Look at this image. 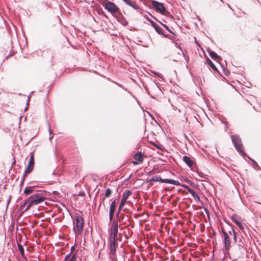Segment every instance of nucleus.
I'll return each instance as SVG.
<instances>
[{
    "label": "nucleus",
    "instance_id": "f257e3e1",
    "mask_svg": "<svg viewBox=\"0 0 261 261\" xmlns=\"http://www.w3.org/2000/svg\"><path fill=\"white\" fill-rule=\"evenodd\" d=\"M29 203L27 206V209H30L33 205H38L45 199V197L42 191H36V192L33 194L28 198Z\"/></svg>",
    "mask_w": 261,
    "mask_h": 261
},
{
    "label": "nucleus",
    "instance_id": "f03ea898",
    "mask_svg": "<svg viewBox=\"0 0 261 261\" xmlns=\"http://www.w3.org/2000/svg\"><path fill=\"white\" fill-rule=\"evenodd\" d=\"M232 142L237 151L244 158L247 157L250 161L254 160L248 155L243 149V145L241 142V139L237 135H232L231 136Z\"/></svg>",
    "mask_w": 261,
    "mask_h": 261
},
{
    "label": "nucleus",
    "instance_id": "7ed1b4c3",
    "mask_svg": "<svg viewBox=\"0 0 261 261\" xmlns=\"http://www.w3.org/2000/svg\"><path fill=\"white\" fill-rule=\"evenodd\" d=\"M105 9L110 13L112 16H115V14L119 12L120 9L116 5L109 0H98Z\"/></svg>",
    "mask_w": 261,
    "mask_h": 261
},
{
    "label": "nucleus",
    "instance_id": "20e7f679",
    "mask_svg": "<svg viewBox=\"0 0 261 261\" xmlns=\"http://www.w3.org/2000/svg\"><path fill=\"white\" fill-rule=\"evenodd\" d=\"M73 230L76 233L80 234L83 230L84 226V221L83 218L80 216L78 213H75L74 215V219L73 220Z\"/></svg>",
    "mask_w": 261,
    "mask_h": 261
},
{
    "label": "nucleus",
    "instance_id": "39448f33",
    "mask_svg": "<svg viewBox=\"0 0 261 261\" xmlns=\"http://www.w3.org/2000/svg\"><path fill=\"white\" fill-rule=\"evenodd\" d=\"M116 218H113L111 222V227L109 229V238H117L118 233V228L121 225L119 224V221L118 216L115 215Z\"/></svg>",
    "mask_w": 261,
    "mask_h": 261
},
{
    "label": "nucleus",
    "instance_id": "423d86ee",
    "mask_svg": "<svg viewBox=\"0 0 261 261\" xmlns=\"http://www.w3.org/2000/svg\"><path fill=\"white\" fill-rule=\"evenodd\" d=\"M151 5L152 7L155 9L156 12L160 13L162 15L170 16L172 17V16L170 14V13L169 12L166 11V8L164 6L163 3L155 0H152Z\"/></svg>",
    "mask_w": 261,
    "mask_h": 261
},
{
    "label": "nucleus",
    "instance_id": "0eeeda50",
    "mask_svg": "<svg viewBox=\"0 0 261 261\" xmlns=\"http://www.w3.org/2000/svg\"><path fill=\"white\" fill-rule=\"evenodd\" d=\"M132 194V192L131 191L127 190L125 191L122 194V197L121 199L120 203L119 204L118 208L117 211H116V216H118V214L120 213V211H121L122 210L123 212H125V208L123 209L125 204L126 203L127 200L128 198V197Z\"/></svg>",
    "mask_w": 261,
    "mask_h": 261
},
{
    "label": "nucleus",
    "instance_id": "6e6552de",
    "mask_svg": "<svg viewBox=\"0 0 261 261\" xmlns=\"http://www.w3.org/2000/svg\"><path fill=\"white\" fill-rule=\"evenodd\" d=\"M220 233L222 234V237L223 238L222 243L224 245V250L225 251H228L230 247V239L228 233L223 228H221V230H220Z\"/></svg>",
    "mask_w": 261,
    "mask_h": 261
},
{
    "label": "nucleus",
    "instance_id": "1a4fd4ad",
    "mask_svg": "<svg viewBox=\"0 0 261 261\" xmlns=\"http://www.w3.org/2000/svg\"><path fill=\"white\" fill-rule=\"evenodd\" d=\"M117 200L116 198H113L110 200V204L109 208V224H111L113 220L115 213H116L117 209Z\"/></svg>",
    "mask_w": 261,
    "mask_h": 261
},
{
    "label": "nucleus",
    "instance_id": "9d476101",
    "mask_svg": "<svg viewBox=\"0 0 261 261\" xmlns=\"http://www.w3.org/2000/svg\"><path fill=\"white\" fill-rule=\"evenodd\" d=\"M31 155L29 159L28 164L27 167L25 168L24 171H25V173H31L34 167V153L31 152Z\"/></svg>",
    "mask_w": 261,
    "mask_h": 261
},
{
    "label": "nucleus",
    "instance_id": "9b49d317",
    "mask_svg": "<svg viewBox=\"0 0 261 261\" xmlns=\"http://www.w3.org/2000/svg\"><path fill=\"white\" fill-rule=\"evenodd\" d=\"M114 17L116 18L117 20L123 26H126L127 25L128 22L123 16L120 10H119V12H117L116 14H115V16Z\"/></svg>",
    "mask_w": 261,
    "mask_h": 261
},
{
    "label": "nucleus",
    "instance_id": "f8f14e48",
    "mask_svg": "<svg viewBox=\"0 0 261 261\" xmlns=\"http://www.w3.org/2000/svg\"><path fill=\"white\" fill-rule=\"evenodd\" d=\"M206 50L211 58L218 62L219 63H220L219 62L222 60L220 56L218 55L216 52L212 50L210 48H207Z\"/></svg>",
    "mask_w": 261,
    "mask_h": 261
},
{
    "label": "nucleus",
    "instance_id": "ddd939ff",
    "mask_svg": "<svg viewBox=\"0 0 261 261\" xmlns=\"http://www.w3.org/2000/svg\"><path fill=\"white\" fill-rule=\"evenodd\" d=\"M205 58L207 64L210 66V67L214 70L215 72L218 73L220 74V72L215 65L213 63V62L211 61V60L207 56H205Z\"/></svg>",
    "mask_w": 261,
    "mask_h": 261
},
{
    "label": "nucleus",
    "instance_id": "4468645a",
    "mask_svg": "<svg viewBox=\"0 0 261 261\" xmlns=\"http://www.w3.org/2000/svg\"><path fill=\"white\" fill-rule=\"evenodd\" d=\"M163 183H166L168 184H171L175 186H179L180 183L178 180H176L173 179L163 178Z\"/></svg>",
    "mask_w": 261,
    "mask_h": 261
},
{
    "label": "nucleus",
    "instance_id": "2eb2a0df",
    "mask_svg": "<svg viewBox=\"0 0 261 261\" xmlns=\"http://www.w3.org/2000/svg\"><path fill=\"white\" fill-rule=\"evenodd\" d=\"M110 242L108 245L109 250L115 249L117 246V243L116 242V238H109Z\"/></svg>",
    "mask_w": 261,
    "mask_h": 261
},
{
    "label": "nucleus",
    "instance_id": "dca6fc26",
    "mask_svg": "<svg viewBox=\"0 0 261 261\" xmlns=\"http://www.w3.org/2000/svg\"><path fill=\"white\" fill-rule=\"evenodd\" d=\"M163 178L160 175H156L152 176L150 179L147 180L146 183H149V185H152L153 181H160L162 182Z\"/></svg>",
    "mask_w": 261,
    "mask_h": 261
},
{
    "label": "nucleus",
    "instance_id": "f3484780",
    "mask_svg": "<svg viewBox=\"0 0 261 261\" xmlns=\"http://www.w3.org/2000/svg\"><path fill=\"white\" fill-rule=\"evenodd\" d=\"M35 186L25 187L24 189V194L26 195L32 194L34 192H36L35 190Z\"/></svg>",
    "mask_w": 261,
    "mask_h": 261
},
{
    "label": "nucleus",
    "instance_id": "a211bd4d",
    "mask_svg": "<svg viewBox=\"0 0 261 261\" xmlns=\"http://www.w3.org/2000/svg\"><path fill=\"white\" fill-rule=\"evenodd\" d=\"M183 161L185 164L190 168H191L193 165V161L190 159V157L184 155L182 158Z\"/></svg>",
    "mask_w": 261,
    "mask_h": 261
},
{
    "label": "nucleus",
    "instance_id": "6ab92c4d",
    "mask_svg": "<svg viewBox=\"0 0 261 261\" xmlns=\"http://www.w3.org/2000/svg\"><path fill=\"white\" fill-rule=\"evenodd\" d=\"M118 217L120 223H122L124 220L128 221V216L125 215V214L123 213H121V211H120V213L118 214Z\"/></svg>",
    "mask_w": 261,
    "mask_h": 261
},
{
    "label": "nucleus",
    "instance_id": "aec40b11",
    "mask_svg": "<svg viewBox=\"0 0 261 261\" xmlns=\"http://www.w3.org/2000/svg\"><path fill=\"white\" fill-rule=\"evenodd\" d=\"M134 158L138 162H142L143 161V153L141 151H138L135 154Z\"/></svg>",
    "mask_w": 261,
    "mask_h": 261
},
{
    "label": "nucleus",
    "instance_id": "412c9836",
    "mask_svg": "<svg viewBox=\"0 0 261 261\" xmlns=\"http://www.w3.org/2000/svg\"><path fill=\"white\" fill-rule=\"evenodd\" d=\"M172 35H171V37H170V40H171L173 43L175 44V45L176 47H178V43L176 42V41L178 40V39L177 38V35L173 32L171 33ZM179 48H180V47H179Z\"/></svg>",
    "mask_w": 261,
    "mask_h": 261
},
{
    "label": "nucleus",
    "instance_id": "4be33fe9",
    "mask_svg": "<svg viewBox=\"0 0 261 261\" xmlns=\"http://www.w3.org/2000/svg\"><path fill=\"white\" fill-rule=\"evenodd\" d=\"M129 6L132 7L135 10H136L138 11V12L140 13H142L143 10L140 8V7L137 5L135 2H131L130 4H129Z\"/></svg>",
    "mask_w": 261,
    "mask_h": 261
},
{
    "label": "nucleus",
    "instance_id": "5701e85b",
    "mask_svg": "<svg viewBox=\"0 0 261 261\" xmlns=\"http://www.w3.org/2000/svg\"><path fill=\"white\" fill-rule=\"evenodd\" d=\"M189 193L192 195L193 198L195 199L196 202L200 201V197L198 194L193 190L192 189Z\"/></svg>",
    "mask_w": 261,
    "mask_h": 261
},
{
    "label": "nucleus",
    "instance_id": "b1692460",
    "mask_svg": "<svg viewBox=\"0 0 261 261\" xmlns=\"http://www.w3.org/2000/svg\"><path fill=\"white\" fill-rule=\"evenodd\" d=\"M29 203V201L28 199H26L23 203L20 205L19 211L23 213L25 211L28 210L29 209H27V207L25 208V206L27 204L28 205Z\"/></svg>",
    "mask_w": 261,
    "mask_h": 261
},
{
    "label": "nucleus",
    "instance_id": "393cba45",
    "mask_svg": "<svg viewBox=\"0 0 261 261\" xmlns=\"http://www.w3.org/2000/svg\"><path fill=\"white\" fill-rule=\"evenodd\" d=\"M112 193V190L110 188H107L105 191V195L102 198V201H103L107 197H110Z\"/></svg>",
    "mask_w": 261,
    "mask_h": 261
},
{
    "label": "nucleus",
    "instance_id": "a878e982",
    "mask_svg": "<svg viewBox=\"0 0 261 261\" xmlns=\"http://www.w3.org/2000/svg\"><path fill=\"white\" fill-rule=\"evenodd\" d=\"M153 28L158 34H163V30L157 23Z\"/></svg>",
    "mask_w": 261,
    "mask_h": 261
},
{
    "label": "nucleus",
    "instance_id": "bb28decb",
    "mask_svg": "<svg viewBox=\"0 0 261 261\" xmlns=\"http://www.w3.org/2000/svg\"><path fill=\"white\" fill-rule=\"evenodd\" d=\"M151 17H152L154 19H155L156 21H158L159 22H160L161 25L167 31H168L170 33H171L173 31H172L170 28H169V27L168 25H167L166 24H164L163 23H162L161 21H159L158 19H157L155 17L151 15Z\"/></svg>",
    "mask_w": 261,
    "mask_h": 261
},
{
    "label": "nucleus",
    "instance_id": "cd10ccee",
    "mask_svg": "<svg viewBox=\"0 0 261 261\" xmlns=\"http://www.w3.org/2000/svg\"><path fill=\"white\" fill-rule=\"evenodd\" d=\"M219 64L220 65L221 68H222L223 73L225 75L228 76V75L230 73V71L226 68L225 67L224 65L223 64L219 63Z\"/></svg>",
    "mask_w": 261,
    "mask_h": 261
},
{
    "label": "nucleus",
    "instance_id": "c85d7f7f",
    "mask_svg": "<svg viewBox=\"0 0 261 261\" xmlns=\"http://www.w3.org/2000/svg\"><path fill=\"white\" fill-rule=\"evenodd\" d=\"M108 80L110 81H111V82L115 84L116 85H117L118 86H119V87L122 88L123 90L126 91H128V90L126 88H125L122 85L117 83V82H115V81H114L113 80H112L110 78H108Z\"/></svg>",
    "mask_w": 261,
    "mask_h": 261
},
{
    "label": "nucleus",
    "instance_id": "c756f323",
    "mask_svg": "<svg viewBox=\"0 0 261 261\" xmlns=\"http://www.w3.org/2000/svg\"><path fill=\"white\" fill-rule=\"evenodd\" d=\"M231 220L236 224V222L239 221L238 219H241V217L237 214H233L230 217Z\"/></svg>",
    "mask_w": 261,
    "mask_h": 261
},
{
    "label": "nucleus",
    "instance_id": "7c9ffc66",
    "mask_svg": "<svg viewBox=\"0 0 261 261\" xmlns=\"http://www.w3.org/2000/svg\"><path fill=\"white\" fill-rule=\"evenodd\" d=\"M18 248L20 254L24 255L25 251L23 247L21 244H18Z\"/></svg>",
    "mask_w": 261,
    "mask_h": 261
},
{
    "label": "nucleus",
    "instance_id": "2f4dec72",
    "mask_svg": "<svg viewBox=\"0 0 261 261\" xmlns=\"http://www.w3.org/2000/svg\"><path fill=\"white\" fill-rule=\"evenodd\" d=\"M185 182H186L187 184L190 185L191 186L195 187L197 188L198 186L195 185L194 182H192L190 180H189L188 178H185Z\"/></svg>",
    "mask_w": 261,
    "mask_h": 261
},
{
    "label": "nucleus",
    "instance_id": "473e14b6",
    "mask_svg": "<svg viewBox=\"0 0 261 261\" xmlns=\"http://www.w3.org/2000/svg\"><path fill=\"white\" fill-rule=\"evenodd\" d=\"M151 72L155 76H156L158 77L163 79V76L160 73L153 70H151Z\"/></svg>",
    "mask_w": 261,
    "mask_h": 261
},
{
    "label": "nucleus",
    "instance_id": "72a5a7b5",
    "mask_svg": "<svg viewBox=\"0 0 261 261\" xmlns=\"http://www.w3.org/2000/svg\"><path fill=\"white\" fill-rule=\"evenodd\" d=\"M232 236H233V240L234 243H236L237 242V232L235 231L234 229H232Z\"/></svg>",
    "mask_w": 261,
    "mask_h": 261
},
{
    "label": "nucleus",
    "instance_id": "f704fd0d",
    "mask_svg": "<svg viewBox=\"0 0 261 261\" xmlns=\"http://www.w3.org/2000/svg\"><path fill=\"white\" fill-rule=\"evenodd\" d=\"M252 166L254 168H257L261 170V168L259 167V166L258 165L257 162L255 160L252 161Z\"/></svg>",
    "mask_w": 261,
    "mask_h": 261
},
{
    "label": "nucleus",
    "instance_id": "c9c22d12",
    "mask_svg": "<svg viewBox=\"0 0 261 261\" xmlns=\"http://www.w3.org/2000/svg\"><path fill=\"white\" fill-rule=\"evenodd\" d=\"M226 223L230 227V229L228 231L227 233H228V235L230 234L231 236L232 235V229H234V226L227 222H226Z\"/></svg>",
    "mask_w": 261,
    "mask_h": 261
},
{
    "label": "nucleus",
    "instance_id": "e433bc0d",
    "mask_svg": "<svg viewBox=\"0 0 261 261\" xmlns=\"http://www.w3.org/2000/svg\"><path fill=\"white\" fill-rule=\"evenodd\" d=\"M28 174V173H25V171H24V173H23V175H22V177L21 178L20 182H21V186L23 185L24 181V180L25 179L26 175Z\"/></svg>",
    "mask_w": 261,
    "mask_h": 261
},
{
    "label": "nucleus",
    "instance_id": "4c0bfd02",
    "mask_svg": "<svg viewBox=\"0 0 261 261\" xmlns=\"http://www.w3.org/2000/svg\"><path fill=\"white\" fill-rule=\"evenodd\" d=\"M185 189H186L189 192L192 189L191 188H190L188 186L185 185V184H180V185Z\"/></svg>",
    "mask_w": 261,
    "mask_h": 261
},
{
    "label": "nucleus",
    "instance_id": "58836bf2",
    "mask_svg": "<svg viewBox=\"0 0 261 261\" xmlns=\"http://www.w3.org/2000/svg\"><path fill=\"white\" fill-rule=\"evenodd\" d=\"M76 257H77L76 253H74L72 254V256L71 258L70 259H69V261H76Z\"/></svg>",
    "mask_w": 261,
    "mask_h": 261
},
{
    "label": "nucleus",
    "instance_id": "ea45409f",
    "mask_svg": "<svg viewBox=\"0 0 261 261\" xmlns=\"http://www.w3.org/2000/svg\"><path fill=\"white\" fill-rule=\"evenodd\" d=\"M116 249H110V255H116Z\"/></svg>",
    "mask_w": 261,
    "mask_h": 261
},
{
    "label": "nucleus",
    "instance_id": "a19ab883",
    "mask_svg": "<svg viewBox=\"0 0 261 261\" xmlns=\"http://www.w3.org/2000/svg\"><path fill=\"white\" fill-rule=\"evenodd\" d=\"M30 99H31V95H29L28 97L27 106L24 109V111H26L28 109V106L29 105V101H30Z\"/></svg>",
    "mask_w": 261,
    "mask_h": 261
},
{
    "label": "nucleus",
    "instance_id": "79ce46f5",
    "mask_svg": "<svg viewBox=\"0 0 261 261\" xmlns=\"http://www.w3.org/2000/svg\"><path fill=\"white\" fill-rule=\"evenodd\" d=\"M78 196H82V197H85V192L83 191H80L79 193V194H78Z\"/></svg>",
    "mask_w": 261,
    "mask_h": 261
},
{
    "label": "nucleus",
    "instance_id": "37998d69",
    "mask_svg": "<svg viewBox=\"0 0 261 261\" xmlns=\"http://www.w3.org/2000/svg\"><path fill=\"white\" fill-rule=\"evenodd\" d=\"M161 35H162L164 37H165L166 38H168V39H170V37H171V35L165 34L164 31H163V34H161Z\"/></svg>",
    "mask_w": 261,
    "mask_h": 261
},
{
    "label": "nucleus",
    "instance_id": "c03bdc74",
    "mask_svg": "<svg viewBox=\"0 0 261 261\" xmlns=\"http://www.w3.org/2000/svg\"><path fill=\"white\" fill-rule=\"evenodd\" d=\"M154 173H155L154 170L152 169L151 171H150L149 172H147L146 173V175H152V174H154Z\"/></svg>",
    "mask_w": 261,
    "mask_h": 261
},
{
    "label": "nucleus",
    "instance_id": "a18cd8bd",
    "mask_svg": "<svg viewBox=\"0 0 261 261\" xmlns=\"http://www.w3.org/2000/svg\"><path fill=\"white\" fill-rule=\"evenodd\" d=\"M243 245H244V242L242 241L241 239H240V240H239V242L238 243V246L239 247H243Z\"/></svg>",
    "mask_w": 261,
    "mask_h": 261
},
{
    "label": "nucleus",
    "instance_id": "49530a36",
    "mask_svg": "<svg viewBox=\"0 0 261 261\" xmlns=\"http://www.w3.org/2000/svg\"><path fill=\"white\" fill-rule=\"evenodd\" d=\"M154 146L159 149L163 150V147L161 145L154 144Z\"/></svg>",
    "mask_w": 261,
    "mask_h": 261
},
{
    "label": "nucleus",
    "instance_id": "de8ad7c7",
    "mask_svg": "<svg viewBox=\"0 0 261 261\" xmlns=\"http://www.w3.org/2000/svg\"><path fill=\"white\" fill-rule=\"evenodd\" d=\"M75 249V247L74 245L72 246L70 248V252L69 253H70V254H71L74 251Z\"/></svg>",
    "mask_w": 261,
    "mask_h": 261
},
{
    "label": "nucleus",
    "instance_id": "09e8293b",
    "mask_svg": "<svg viewBox=\"0 0 261 261\" xmlns=\"http://www.w3.org/2000/svg\"><path fill=\"white\" fill-rule=\"evenodd\" d=\"M127 5H129V4H130V3L132 2L131 0H122Z\"/></svg>",
    "mask_w": 261,
    "mask_h": 261
},
{
    "label": "nucleus",
    "instance_id": "8fccbe9b",
    "mask_svg": "<svg viewBox=\"0 0 261 261\" xmlns=\"http://www.w3.org/2000/svg\"><path fill=\"white\" fill-rule=\"evenodd\" d=\"M98 14H100V15H102V16L103 15H104V14L105 13L104 12V11H103L102 9L98 10Z\"/></svg>",
    "mask_w": 261,
    "mask_h": 261
},
{
    "label": "nucleus",
    "instance_id": "3c124183",
    "mask_svg": "<svg viewBox=\"0 0 261 261\" xmlns=\"http://www.w3.org/2000/svg\"><path fill=\"white\" fill-rule=\"evenodd\" d=\"M149 22L150 23L151 26L152 27H154V26L156 24V23H155V22H154L152 20H151Z\"/></svg>",
    "mask_w": 261,
    "mask_h": 261
},
{
    "label": "nucleus",
    "instance_id": "603ef678",
    "mask_svg": "<svg viewBox=\"0 0 261 261\" xmlns=\"http://www.w3.org/2000/svg\"><path fill=\"white\" fill-rule=\"evenodd\" d=\"M149 22L150 23L151 26L152 27H154V26L156 24V23H155V22H154L152 20H151Z\"/></svg>",
    "mask_w": 261,
    "mask_h": 261
},
{
    "label": "nucleus",
    "instance_id": "864d4df0",
    "mask_svg": "<svg viewBox=\"0 0 261 261\" xmlns=\"http://www.w3.org/2000/svg\"><path fill=\"white\" fill-rule=\"evenodd\" d=\"M132 163L134 165H137L139 164L138 161L137 160L133 161Z\"/></svg>",
    "mask_w": 261,
    "mask_h": 261
},
{
    "label": "nucleus",
    "instance_id": "5fc2aeb1",
    "mask_svg": "<svg viewBox=\"0 0 261 261\" xmlns=\"http://www.w3.org/2000/svg\"><path fill=\"white\" fill-rule=\"evenodd\" d=\"M238 227L242 230L244 229V226L242 223Z\"/></svg>",
    "mask_w": 261,
    "mask_h": 261
},
{
    "label": "nucleus",
    "instance_id": "6e6d98bb",
    "mask_svg": "<svg viewBox=\"0 0 261 261\" xmlns=\"http://www.w3.org/2000/svg\"><path fill=\"white\" fill-rule=\"evenodd\" d=\"M132 177V174H130L129 175L128 177H127V178H126L125 179H124V181H127L129 180V179L130 178V177Z\"/></svg>",
    "mask_w": 261,
    "mask_h": 261
},
{
    "label": "nucleus",
    "instance_id": "4d7b16f0",
    "mask_svg": "<svg viewBox=\"0 0 261 261\" xmlns=\"http://www.w3.org/2000/svg\"><path fill=\"white\" fill-rule=\"evenodd\" d=\"M185 59L186 60L187 63L188 64L189 63V57H185Z\"/></svg>",
    "mask_w": 261,
    "mask_h": 261
},
{
    "label": "nucleus",
    "instance_id": "13d9d810",
    "mask_svg": "<svg viewBox=\"0 0 261 261\" xmlns=\"http://www.w3.org/2000/svg\"><path fill=\"white\" fill-rule=\"evenodd\" d=\"M145 18L149 22L151 19L150 18H149L148 16H147L146 15L145 16Z\"/></svg>",
    "mask_w": 261,
    "mask_h": 261
},
{
    "label": "nucleus",
    "instance_id": "bf43d9fd",
    "mask_svg": "<svg viewBox=\"0 0 261 261\" xmlns=\"http://www.w3.org/2000/svg\"><path fill=\"white\" fill-rule=\"evenodd\" d=\"M241 224V223L239 221H238L237 222H236V224L238 226H239Z\"/></svg>",
    "mask_w": 261,
    "mask_h": 261
},
{
    "label": "nucleus",
    "instance_id": "052dcab7",
    "mask_svg": "<svg viewBox=\"0 0 261 261\" xmlns=\"http://www.w3.org/2000/svg\"><path fill=\"white\" fill-rule=\"evenodd\" d=\"M11 196H9V199L8 200V201H7V205L9 204V203L10 202V200H11Z\"/></svg>",
    "mask_w": 261,
    "mask_h": 261
},
{
    "label": "nucleus",
    "instance_id": "680f3d73",
    "mask_svg": "<svg viewBox=\"0 0 261 261\" xmlns=\"http://www.w3.org/2000/svg\"><path fill=\"white\" fill-rule=\"evenodd\" d=\"M251 86H252V84H251V83H248V85H247V87H248V88H250V87H251Z\"/></svg>",
    "mask_w": 261,
    "mask_h": 261
},
{
    "label": "nucleus",
    "instance_id": "e2e57ef3",
    "mask_svg": "<svg viewBox=\"0 0 261 261\" xmlns=\"http://www.w3.org/2000/svg\"><path fill=\"white\" fill-rule=\"evenodd\" d=\"M195 43L198 45V46H199V44L198 43V42L196 40V38H195Z\"/></svg>",
    "mask_w": 261,
    "mask_h": 261
},
{
    "label": "nucleus",
    "instance_id": "0e129e2a",
    "mask_svg": "<svg viewBox=\"0 0 261 261\" xmlns=\"http://www.w3.org/2000/svg\"><path fill=\"white\" fill-rule=\"evenodd\" d=\"M103 17H105L107 19H109V17L108 16H107V14H106L105 13L104 14V15H102Z\"/></svg>",
    "mask_w": 261,
    "mask_h": 261
},
{
    "label": "nucleus",
    "instance_id": "69168bd1",
    "mask_svg": "<svg viewBox=\"0 0 261 261\" xmlns=\"http://www.w3.org/2000/svg\"><path fill=\"white\" fill-rule=\"evenodd\" d=\"M48 130H49V133L50 134V135L52 133V130H51L50 127L49 126V128H48Z\"/></svg>",
    "mask_w": 261,
    "mask_h": 261
},
{
    "label": "nucleus",
    "instance_id": "338daca9",
    "mask_svg": "<svg viewBox=\"0 0 261 261\" xmlns=\"http://www.w3.org/2000/svg\"><path fill=\"white\" fill-rule=\"evenodd\" d=\"M130 30H132V31H136V29L134 27L132 28V29H130Z\"/></svg>",
    "mask_w": 261,
    "mask_h": 261
},
{
    "label": "nucleus",
    "instance_id": "774afa93",
    "mask_svg": "<svg viewBox=\"0 0 261 261\" xmlns=\"http://www.w3.org/2000/svg\"><path fill=\"white\" fill-rule=\"evenodd\" d=\"M205 213L207 214H208V210H206V209H205Z\"/></svg>",
    "mask_w": 261,
    "mask_h": 261
}]
</instances>
